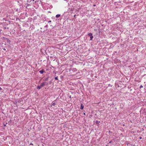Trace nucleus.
<instances>
[{"instance_id":"nucleus-1","label":"nucleus","mask_w":146,"mask_h":146,"mask_svg":"<svg viewBox=\"0 0 146 146\" xmlns=\"http://www.w3.org/2000/svg\"><path fill=\"white\" fill-rule=\"evenodd\" d=\"M48 84L47 82H44L42 83L40 85V86H37V89H40L41 88L43 87V86L45 85H46Z\"/></svg>"},{"instance_id":"nucleus-2","label":"nucleus","mask_w":146,"mask_h":146,"mask_svg":"<svg viewBox=\"0 0 146 146\" xmlns=\"http://www.w3.org/2000/svg\"><path fill=\"white\" fill-rule=\"evenodd\" d=\"M88 35L90 37V40H92L93 38V36L92 34L91 33H90L88 34Z\"/></svg>"},{"instance_id":"nucleus-3","label":"nucleus","mask_w":146,"mask_h":146,"mask_svg":"<svg viewBox=\"0 0 146 146\" xmlns=\"http://www.w3.org/2000/svg\"><path fill=\"white\" fill-rule=\"evenodd\" d=\"M39 72L41 74H42L44 72H45L44 71V70L43 69L39 71Z\"/></svg>"},{"instance_id":"nucleus-4","label":"nucleus","mask_w":146,"mask_h":146,"mask_svg":"<svg viewBox=\"0 0 146 146\" xmlns=\"http://www.w3.org/2000/svg\"><path fill=\"white\" fill-rule=\"evenodd\" d=\"M84 108V105H83L82 104H81L80 107V109H83Z\"/></svg>"},{"instance_id":"nucleus-5","label":"nucleus","mask_w":146,"mask_h":146,"mask_svg":"<svg viewBox=\"0 0 146 146\" xmlns=\"http://www.w3.org/2000/svg\"><path fill=\"white\" fill-rule=\"evenodd\" d=\"M60 16V14H57L56 15V17L57 18H58Z\"/></svg>"},{"instance_id":"nucleus-6","label":"nucleus","mask_w":146,"mask_h":146,"mask_svg":"<svg viewBox=\"0 0 146 146\" xmlns=\"http://www.w3.org/2000/svg\"><path fill=\"white\" fill-rule=\"evenodd\" d=\"M56 105V103L55 102L53 103V102L52 103V106H54Z\"/></svg>"},{"instance_id":"nucleus-7","label":"nucleus","mask_w":146,"mask_h":146,"mask_svg":"<svg viewBox=\"0 0 146 146\" xmlns=\"http://www.w3.org/2000/svg\"><path fill=\"white\" fill-rule=\"evenodd\" d=\"M100 121H96V124H98L99 123H100Z\"/></svg>"},{"instance_id":"nucleus-8","label":"nucleus","mask_w":146,"mask_h":146,"mask_svg":"<svg viewBox=\"0 0 146 146\" xmlns=\"http://www.w3.org/2000/svg\"><path fill=\"white\" fill-rule=\"evenodd\" d=\"M55 79L56 80H58V77L56 76L55 77Z\"/></svg>"},{"instance_id":"nucleus-9","label":"nucleus","mask_w":146,"mask_h":146,"mask_svg":"<svg viewBox=\"0 0 146 146\" xmlns=\"http://www.w3.org/2000/svg\"><path fill=\"white\" fill-rule=\"evenodd\" d=\"M143 86H142V85H141L140 87H139V88H143Z\"/></svg>"},{"instance_id":"nucleus-10","label":"nucleus","mask_w":146,"mask_h":146,"mask_svg":"<svg viewBox=\"0 0 146 146\" xmlns=\"http://www.w3.org/2000/svg\"><path fill=\"white\" fill-rule=\"evenodd\" d=\"M112 142V140L110 141L109 143H111Z\"/></svg>"},{"instance_id":"nucleus-11","label":"nucleus","mask_w":146,"mask_h":146,"mask_svg":"<svg viewBox=\"0 0 146 146\" xmlns=\"http://www.w3.org/2000/svg\"><path fill=\"white\" fill-rule=\"evenodd\" d=\"M10 42V40L9 39H8L7 40V42Z\"/></svg>"},{"instance_id":"nucleus-12","label":"nucleus","mask_w":146,"mask_h":146,"mask_svg":"<svg viewBox=\"0 0 146 146\" xmlns=\"http://www.w3.org/2000/svg\"><path fill=\"white\" fill-rule=\"evenodd\" d=\"M142 138V137H139V139H141Z\"/></svg>"},{"instance_id":"nucleus-13","label":"nucleus","mask_w":146,"mask_h":146,"mask_svg":"<svg viewBox=\"0 0 146 146\" xmlns=\"http://www.w3.org/2000/svg\"><path fill=\"white\" fill-rule=\"evenodd\" d=\"M45 27H48V25H46V26H45Z\"/></svg>"},{"instance_id":"nucleus-14","label":"nucleus","mask_w":146,"mask_h":146,"mask_svg":"<svg viewBox=\"0 0 146 146\" xmlns=\"http://www.w3.org/2000/svg\"><path fill=\"white\" fill-rule=\"evenodd\" d=\"M76 15H74V17L75 18V17H76Z\"/></svg>"},{"instance_id":"nucleus-15","label":"nucleus","mask_w":146,"mask_h":146,"mask_svg":"<svg viewBox=\"0 0 146 146\" xmlns=\"http://www.w3.org/2000/svg\"><path fill=\"white\" fill-rule=\"evenodd\" d=\"M51 22V21H48V23H50Z\"/></svg>"},{"instance_id":"nucleus-16","label":"nucleus","mask_w":146,"mask_h":146,"mask_svg":"<svg viewBox=\"0 0 146 146\" xmlns=\"http://www.w3.org/2000/svg\"><path fill=\"white\" fill-rule=\"evenodd\" d=\"M3 50H6V49L5 48H4L3 49Z\"/></svg>"},{"instance_id":"nucleus-17","label":"nucleus","mask_w":146,"mask_h":146,"mask_svg":"<svg viewBox=\"0 0 146 146\" xmlns=\"http://www.w3.org/2000/svg\"><path fill=\"white\" fill-rule=\"evenodd\" d=\"M2 90V88L0 87V90Z\"/></svg>"},{"instance_id":"nucleus-18","label":"nucleus","mask_w":146,"mask_h":146,"mask_svg":"<svg viewBox=\"0 0 146 146\" xmlns=\"http://www.w3.org/2000/svg\"><path fill=\"white\" fill-rule=\"evenodd\" d=\"M30 145H33V144L32 143H30Z\"/></svg>"},{"instance_id":"nucleus-19","label":"nucleus","mask_w":146,"mask_h":146,"mask_svg":"<svg viewBox=\"0 0 146 146\" xmlns=\"http://www.w3.org/2000/svg\"><path fill=\"white\" fill-rule=\"evenodd\" d=\"M84 115H86V113H84Z\"/></svg>"},{"instance_id":"nucleus-20","label":"nucleus","mask_w":146,"mask_h":146,"mask_svg":"<svg viewBox=\"0 0 146 146\" xmlns=\"http://www.w3.org/2000/svg\"><path fill=\"white\" fill-rule=\"evenodd\" d=\"M109 133H110V131H109Z\"/></svg>"},{"instance_id":"nucleus-21","label":"nucleus","mask_w":146,"mask_h":146,"mask_svg":"<svg viewBox=\"0 0 146 146\" xmlns=\"http://www.w3.org/2000/svg\"><path fill=\"white\" fill-rule=\"evenodd\" d=\"M109 133H110V131H109Z\"/></svg>"},{"instance_id":"nucleus-22","label":"nucleus","mask_w":146,"mask_h":146,"mask_svg":"<svg viewBox=\"0 0 146 146\" xmlns=\"http://www.w3.org/2000/svg\"><path fill=\"white\" fill-rule=\"evenodd\" d=\"M70 98H71V96H70Z\"/></svg>"}]
</instances>
